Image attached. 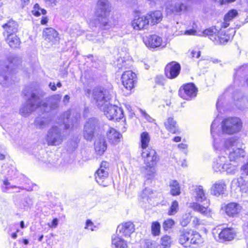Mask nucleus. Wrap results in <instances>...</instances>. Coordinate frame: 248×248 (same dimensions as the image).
I'll return each mask as SVG.
<instances>
[{
  "instance_id": "obj_1",
  "label": "nucleus",
  "mask_w": 248,
  "mask_h": 248,
  "mask_svg": "<svg viewBox=\"0 0 248 248\" xmlns=\"http://www.w3.org/2000/svg\"><path fill=\"white\" fill-rule=\"evenodd\" d=\"M23 93L27 98L26 104L20 109L23 115H28L38 108L44 112L48 111L50 108L55 109L58 107L62 97L60 94H55L48 99H44L45 93L43 91L30 87H26Z\"/></svg>"
},
{
  "instance_id": "obj_2",
  "label": "nucleus",
  "mask_w": 248,
  "mask_h": 248,
  "mask_svg": "<svg viewBox=\"0 0 248 248\" xmlns=\"http://www.w3.org/2000/svg\"><path fill=\"white\" fill-rule=\"evenodd\" d=\"M219 122L215 119L211 125V133L214 139L213 146L217 151L228 155L230 162L236 163L241 158L245 156L243 145L235 138L221 139L219 135H215V130L218 126Z\"/></svg>"
},
{
  "instance_id": "obj_3",
  "label": "nucleus",
  "mask_w": 248,
  "mask_h": 248,
  "mask_svg": "<svg viewBox=\"0 0 248 248\" xmlns=\"http://www.w3.org/2000/svg\"><path fill=\"white\" fill-rule=\"evenodd\" d=\"M111 4L108 0H98L96 3L94 15L102 30H108L114 26L109 17Z\"/></svg>"
},
{
  "instance_id": "obj_4",
  "label": "nucleus",
  "mask_w": 248,
  "mask_h": 248,
  "mask_svg": "<svg viewBox=\"0 0 248 248\" xmlns=\"http://www.w3.org/2000/svg\"><path fill=\"white\" fill-rule=\"evenodd\" d=\"M141 156L145 166L142 169V172L147 179H151L156 172L155 167L160 158L156 151L148 148L142 150Z\"/></svg>"
},
{
  "instance_id": "obj_5",
  "label": "nucleus",
  "mask_w": 248,
  "mask_h": 248,
  "mask_svg": "<svg viewBox=\"0 0 248 248\" xmlns=\"http://www.w3.org/2000/svg\"><path fill=\"white\" fill-rule=\"evenodd\" d=\"M179 243L184 247H191V245H199L202 239L199 232L192 230H183L180 232Z\"/></svg>"
},
{
  "instance_id": "obj_6",
  "label": "nucleus",
  "mask_w": 248,
  "mask_h": 248,
  "mask_svg": "<svg viewBox=\"0 0 248 248\" xmlns=\"http://www.w3.org/2000/svg\"><path fill=\"white\" fill-rule=\"evenodd\" d=\"M92 97L97 107L102 109V107L108 106L111 98L110 91L108 89L99 87L92 91Z\"/></svg>"
},
{
  "instance_id": "obj_7",
  "label": "nucleus",
  "mask_w": 248,
  "mask_h": 248,
  "mask_svg": "<svg viewBox=\"0 0 248 248\" xmlns=\"http://www.w3.org/2000/svg\"><path fill=\"white\" fill-rule=\"evenodd\" d=\"M242 126L241 120L238 117H228L221 122L223 133L233 134L239 132Z\"/></svg>"
},
{
  "instance_id": "obj_8",
  "label": "nucleus",
  "mask_w": 248,
  "mask_h": 248,
  "mask_svg": "<svg viewBox=\"0 0 248 248\" xmlns=\"http://www.w3.org/2000/svg\"><path fill=\"white\" fill-rule=\"evenodd\" d=\"M237 165L230 163L226 156L219 155L213 162V169L216 172L232 173L235 170Z\"/></svg>"
},
{
  "instance_id": "obj_9",
  "label": "nucleus",
  "mask_w": 248,
  "mask_h": 248,
  "mask_svg": "<svg viewBox=\"0 0 248 248\" xmlns=\"http://www.w3.org/2000/svg\"><path fill=\"white\" fill-rule=\"evenodd\" d=\"M236 232L232 228H227L220 231L214 229L213 234L215 239L219 242H225L232 240L236 236Z\"/></svg>"
},
{
  "instance_id": "obj_10",
  "label": "nucleus",
  "mask_w": 248,
  "mask_h": 248,
  "mask_svg": "<svg viewBox=\"0 0 248 248\" xmlns=\"http://www.w3.org/2000/svg\"><path fill=\"white\" fill-rule=\"evenodd\" d=\"M108 167L109 163L106 161H103L100 165V168L96 171L95 177L96 181L100 185L106 186L108 183Z\"/></svg>"
},
{
  "instance_id": "obj_11",
  "label": "nucleus",
  "mask_w": 248,
  "mask_h": 248,
  "mask_svg": "<svg viewBox=\"0 0 248 248\" xmlns=\"http://www.w3.org/2000/svg\"><path fill=\"white\" fill-rule=\"evenodd\" d=\"M101 110L109 120L117 121L123 118L124 116L123 111L121 108L110 104L109 103L108 106L102 107Z\"/></svg>"
},
{
  "instance_id": "obj_12",
  "label": "nucleus",
  "mask_w": 248,
  "mask_h": 248,
  "mask_svg": "<svg viewBox=\"0 0 248 248\" xmlns=\"http://www.w3.org/2000/svg\"><path fill=\"white\" fill-rule=\"evenodd\" d=\"M60 129L57 126L51 127L48 131L47 135V141L49 145H58L63 141Z\"/></svg>"
},
{
  "instance_id": "obj_13",
  "label": "nucleus",
  "mask_w": 248,
  "mask_h": 248,
  "mask_svg": "<svg viewBox=\"0 0 248 248\" xmlns=\"http://www.w3.org/2000/svg\"><path fill=\"white\" fill-rule=\"evenodd\" d=\"M98 126V122L96 118L89 119L85 124L84 127L83 137L84 139L87 140L91 141L94 136V132Z\"/></svg>"
},
{
  "instance_id": "obj_14",
  "label": "nucleus",
  "mask_w": 248,
  "mask_h": 248,
  "mask_svg": "<svg viewBox=\"0 0 248 248\" xmlns=\"http://www.w3.org/2000/svg\"><path fill=\"white\" fill-rule=\"evenodd\" d=\"M197 89L193 83H188L180 88L179 91V96L186 100H190L197 95Z\"/></svg>"
},
{
  "instance_id": "obj_15",
  "label": "nucleus",
  "mask_w": 248,
  "mask_h": 248,
  "mask_svg": "<svg viewBox=\"0 0 248 248\" xmlns=\"http://www.w3.org/2000/svg\"><path fill=\"white\" fill-rule=\"evenodd\" d=\"M150 25V20H148L145 16H137L131 22L133 28L136 31L144 30L148 29Z\"/></svg>"
},
{
  "instance_id": "obj_16",
  "label": "nucleus",
  "mask_w": 248,
  "mask_h": 248,
  "mask_svg": "<svg viewBox=\"0 0 248 248\" xmlns=\"http://www.w3.org/2000/svg\"><path fill=\"white\" fill-rule=\"evenodd\" d=\"M136 78V74L132 71L124 72L121 78L124 86L126 89L131 90L134 87Z\"/></svg>"
},
{
  "instance_id": "obj_17",
  "label": "nucleus",
  "mask_w": 248,
  "mask_h": 248,
  "mask_svg": "<svg viewBox=\"0 0 248 248\" xmlns=\"http://www.w3.org/2000/svg\"><path fill=\"white\" fill-rule=\"evenodd\" d=\"M181 70L180 65L175 62L168 63L165 67V72L166 76L170 79L176 78Z\"/></svg>"
},
{
  "instance_id": "obj_18",
  "label": "nucleus",
  "mask_w": 248,
  "mask_h": 248,
  "mask_svg": "<svg viewBox=\"0 0 248 248\" xmlns=\"http://www.w3.org/2000/svg\"><path fill=\"white\" fill-rule=\"evenodd\" d=\"M143 41L145 45L151 48H155L161 46L162 38L155 34L150 35L144 38Z\"/></svg>"
},
{
  "instance_id": "obj_19",
  "label": "nucleus",
  "mask_w": 248,
  "mask_h": 248,
  "mask_svg": "<svg viewBox=\"0 0 248 248\" xmlns=\"http://www.w3.org/2000/svg\"><path fill=\"white\" fill-rule=\"evenodd\" d=\"M186 9V6L184 3L177 2L174 4L168 5L166 9V11L168 15L174 14L179 15L182 12H184Z\"/></svg>"
},
{
  "instance_id": "obj_20",
  "label": "nucleus",
  "mask_w": 248,
  "mask_h": 248,
  "mask_svg": "<svg viewBox=\"0 0 248 248\" xmlns=\"http://www.w3.org/2000/svg\"><path fill=\"white\" fill-rule=\"evenodd\" d=\"M134 224L131 222H127L119 225L117 229L116 233L122 234L125 236H130L134 232Z\"/></svg>"
},
{
  "instance_id": "obj_21",
  "label": "nucleus",
  "mask_w": 248,
  "mask_h": 248,
  "mask_svg": "<svg viewBox=\"0 0 248 248\" xmlns=\"http://www.w3.org/2000/svg\"><path fill=\"white\" fill-rule=\"evenodd\" d=\"M43 36L46 41L52 42L53 44L59 40L58 32L52 28L45 29L43 31Z\"/></svg>"
},
{
  "instance_id": "obj_22",
  "label": "nucleus",
  "mask_w": 248,
  "mask_h": 248,
  "mask_svg": "<svg viewBox=\"0 0 248 248\" xmlns=\"http://www.w3.org/2000/svg\"><path fill=\"white\" fill-rule=\"evenodd\" d=\"M107 136L109 142L112 144H117L120 141L122 135L113 128H109L107 132Z\"/></svg>"
},
{
  "instance_id": "obj_23",
  "label": "nucleus",
  "mask_w": 248,
  "mask_h": 248,
  "mask_svg": "<svg viewBox=\"0 0 248 248\" xmlns=\"http://www.w3.org/2000/svg\"><path fill=\"white\" fill-rule=\"evenodd\" d=\"M226 188V185L223 180L216 182L211 187V192L215 196H219L224 193Z\"/></svg>"
},
{
  "instance_id": "obj_24",
  "label": "nucleus",
  "mask_w": 248,
  "mask_h": 248,
  "mask_svg": "<svg viewBox=\"0 0 248 248\" xmlns=\"http://www.w3.org/2000/svg\"><path fill=\"white\" fill-rule=\"evenodd\" d=\"M237 186L240 188V190L244 193L248 192V180L240 176L239 178L234 179L232 182L231 187Z\"/></svg>"
},
{
  "instance_id": "obj_25",
  "label": "nucleus",
  "mask_w": 248,
  "mask_h": 248,
  "mask_svg": "<svg viewBox=\"0 0 248 248\" xmlns=\"http://www.w3.org/2000/svg\"><path fill=\"white\" fill-rule=\"evenodd\" d=\"M7 36L13 35L17 31L18 25L16 22L13 20H9L2 26Z\"/></svg>"
},
{
  "instance_id": "obj_26",
  "label": "nucleus",
  "mask_w": 248,
  "mask_h": 248,
  "mask_svg": "<svg viewBox=\"0 0 248 248\" xmlns=\"http://www.w3.org/2000/svg\"><path fill=\"white\" fill-rule=\"evenodd\" d=\"M190 207L206 217H212V212L207 207L203 206L197 202L191 203Z\"/></svg>"
},
{
  "instance_id": "obj_27",
  "label": "nucleus",
  "mask_w": 248,
  "mask_h": 248,
  "mask_svg": "<svg viewBox=\"0 0 248 248\" xmlns=\"http://www.w3.org/2000/svg\"><path fill=\"white\" fill-rule=\"evenodd\" d=\"M107 148V143L103 137H99L94 142L96 153L99 155H103Z\"/></svg>"
},
{
  "instance_id": "obj_28",
  "label": "nucleus",
  "mask_w": 248,
  "mask_h": 248,
  "mask_svg": "<svg viewBox=\"0 0 248 248\" xmlns=\"http://www.w3.org/2000/svg\"><path fill=\"white\" fill-rule=\"evenodd\" d=\"M146 16L148 20H150V25H154L159 23L162 19V14L160 11L150 12Z\"/></svg>"
},
{
  "instance_id": "obj_29",
  "label": "nucleus",
  "mask_w": 248,
  "mask_h": 248,
  "mask_svg": "<svg viewBox=\"0 0 248 248\" xmlns=\"http://www.w3.org/2000/svg\"><path fill=\"white\" fill-rule=\"evenodd\" d=\"M242 209L241 206L235 202H231L226 206L225 212L229 216L233 217L238 214Z\"/></svg>"
},
{
  "instance_id": "obj_30",
  "label": "nucleus",
  "mask_w": 248,
  "mask_h": 248,
  "mask_svg": "<svg viewBox=\"0 0 248 248\" xmlns=\"http://www.w3.org/2000/svg\"><path fill=\"white\" fill-rule=\"evenodd\" d=\"M111 244L116 248H127L128 247L126 241L121 237L119 233H117L112 236Z\"/></svg>"
},
{
  "instance_id": "obj_31",
  "label": "nucleus",
  "mask_w": 248,
  "mask_h": 248,
  "mask_svg": "<svg viewBox=\"0 0 248 248\" xmlns=\"http://www.w3.org/2000/svg\"><path fill=\"white\" fill-rule=\"evenodd\" d=\"M235 31L233 29H231L228 31V32L221 31L218 33L219 35V44H223L227 43L230 39L232 38L234 36Z\"/></svg>"
},
{
  "instance_id": "obj_32",
  "label": "nucleus",
  "mask_w": 248,
  "mask_h": 248,
  "mask_svg": "<svg viewBox=\"0 0 248 248\" xmlns=\"http://www.w3.org/2000/svg\"><path fill=\"white\" fill-rule=\"evenodd\" d=\"M164 125L168 131L173 134L177 133L178 131L176 122L172 117H169L166 120Z\"/></svg>"
},
{
  "instance_id": "obj_33",
  "label": "nucleus",
  "mask_w": 248,
  "mask_h": 248,
  "mask_svg": "<svg viewBox=\"0 0 248 248\" xmlns=\"http://www.w3.org/2000/svg\"><path fill=\"white\" fill-rule=\"evenodd\" d=\"M195 200L198 202H202L206 199L203 187L201 186H197L194 190Z\"/></svg>"
},
{
  "instance_id": "obj_34",
  "label": "nucleus",
  "mask_w": 248,
  "mask_h": 248,
  "mask_svg": "<svg viewBox=\"0 0 248 248\" xmlns=\"http://www.w3.org/2000/svg\"><path fill=\"white\" fill-rule=\"evenodd\" d=\"M140 147L142 150H147L150 141V137L147 132H143L140 136Z\"/></svg>"
},
{
  "instance_id": "obj_35",
  "label": "nucleus",
  "mask_w": 248,
  "mask_h": 248,
  "mask_svg": "<svg viewBox=\"0 0 248 248\" xmlns=\"http://www.w3.org/2000/svg\"><path fill=\"white\" fill-rule=\"evenodd\" d=\"M203 33L204 35L208 36L209 38L215 44L219 45V35L218 33H216V30L214 31L213 29H206L204 31Z\"/></svg>"
},
{
  "instance_id": "obj_36",
  "label": "nucleus",
  "mask_w": 248,
  "mask_h": 248,
  "mask_svg": "<svg viewBox=\"0 0 248 248\" xmlns=\"http://www.w3.org/2000/svg\"><path fill=\"white\" fill-rule=\"evenodd\" d=\"M238 15L237 11L235 9H232L229 11L224 16V22L223 24V27L226 28L228 27L229 24L228 22L231 21L234 17H235Z\"/></svg>"
},
{
  "instance_id": "obj_37",
  "label": "nucleus",
  "mask_w": 248,
  "mask_h": 248,
  "mask_svg": "<svg viewBox=\"0 0 248 248\" xmlns=\"http://www.w3.org/2000/svg\"><path fill=\"white\" fill-rule=\"evenodd\" d=\"M6 41L9 46L14 48L18 47L20 43L19 38L14 34L7 36Z\"/></svg>"
},
{
  "instance_id": "obj_38",
  "label": "nucleus",
  "mask_w": 248,
  "mask_h": 248,
  "mask_svg": "<svg viewBox=\"0 0 248 248\" xmlns=\"http://www.w3.org/2000/svg\"><path fill=\"white\" fill-rule=\"evenodd\" d=\"M49 123V120L44 117H38L34 121V125L36 128L43 129Z\"/></svg>"
},
{
  "instance_id": "obj_39",
  "label": "nucleus",
  "mask_w": 248,
  "mask_h": 248,
  "mask_svg": "<svg viewBox=\"0 0 248 248\" xmlns=\"http://www.w3.org/2000/svg\"><path fill=\"white\" fill-rule=\"evenodd\" d=\"M170 193L173 196L179 195L180 194V187L179 183L175 180L170 182Z\"/></svg>"
},
{
  "instance_id": "obj_40",
  "label": "nucleus",
  "mask_w": 248,
  "mask_h": 248,
  "mask_svg": "<svg viewBox=\"0 0 248 248\" xmlns=\"http://www.w3.org/2000/svg\"><path fill=\"white\" fill-rule=\"evenodd\" d=\"M172 242V238L169 235H165L161 238L160 244L163 248H170Z\"/></svg>"
},
{
  "instance_id": "obj_41",
  "label": "nucleus",
  "mask_w": 248,
  "mask_h": 248,
  "mask_svg": "<svg viewBox=\"0 0 248 248\" xmlns=\"http://www.w3.org/2000/svg\"><path fill=\"white\" fill-rule=\"evenodd\" d=\"M152 233L154 236H158L160 233V225L158 222H153L151 226Z\"/></svg>"
},
{
  "instance_id": "obj_42",
  "label": "nucleus",
  "mask_w": 248,
  "mask_h": 248,
  "mask_svg": "<svg viewBox=\"0 0 248 248\" xmlns=\"http://www.w3.org/2000/svg\"><path fill=\"white\" fill-rule=\"evenodd\" d=\"M153 194V191L150 188H146L142 192L140 197L143 200V202H145L148 201L149 199L150 198V195Z\"/></svg>"
},
{
  "instance_id": "obj_43",
  "label": "nucleus",
  "mask_w": 248,
  "mask_h": 248,
  "mask_svg": "<svg viewBox=\"0 0 248 248\" xmlns=\"http://www.w3.org/2000/svg\"><path fill=\"white\" fill-rule=\"evenodd\" d=\"M191 217L190 213H186L183 215L180 221L181 225L183 227L186 226L190 222Z\"/></svg>"
},
{
  "instance_id": "obj_44",
  "label": "nucleus",
  "mask_w": 248,
  "mask_h": 248,
  "mask_svg": "<svg viewBox=\"0 0 248 248\" xmlns=\"http://www.w3.org/2000/svg\"><path fill=\"white\" fill-rule=\"evenodd\" d=\"M179 209L178 202L176 201H174L172 202L171 206L168 212V215L172 216L175 215L178 211Z\"/></svg>"
},
{
  "instance_id": "obj_45",
  "label": "nucleus",
  "mask_w": 248,
  "mask_h": 248,
  "mask_svg": "<svg viewBox=\"0 0 248 248\" xmlns=\"http://www.w3.org/2000/svg\"><path fill=\"white\" fill-rule=\"evenodd\" d=\"M3 186H1V190L3 192H7L10 188L16 187V186L11 185L8 180L6 179L3 181Z\"/></svg>"
},
{
  "instance_id": "obj_46",
  "label": "nucleus",
  "mask_w": 248,
  "mask_h": 248,
  "mask_svg": "<svg viewBox=\"0 0 248 248\" xmlns=\"http://www.w3.org/2000/svg\"><path fill=\"white\" fill-rule=\"evenodd\" d=\"M174 224V221L171 219H168L165 220L163 223V228L165 231H167L171 228Z\"/></svg>"
},
{
  "instance_id": "obj_47",
  "label": "nucleus",
  "mask_w": 248,
  "mask_h": 248,
  "mask_svg": "<svg viewBox=\"0 0 248 248\" xmlns=\"http://www.w3.org/2000/svg\"><path fill=\"white\" fill-rule=\"evenodd\" d=\"M40 7L38 4H35L34 5L33 9L32 10V13L36 16H38L41 15Z\"/></svg>"
},
{
  "instance_id": "obj_48",
  "label": "nucleus",
  "mask_w": 248,
  "mask_h": 248,
  "mask_svg": "<svg viewBox=\"0 0 248 248\" xmlns=\"http://www.w3.org/2000/svg\"><path fill=\"white\" fill-rule=\"evenodd\" d=\"M93 227H94V225L93 222L90 219L87 220L85 229H89L93 231L94 230Z\"/></svg>"
},
{
  "instance_id": "obj_49",
  "label": "nucleus",
  "mask_w": 248,
  "mask_h": 248,
  "mask_svg": "<svg viewBox=\"0 0 248 248\" xmlns=\"http://www.w3.org/2000/svg\"><path fill=\"white\" fill-rule=\"evenodd\" d=\"M140 112L141 115L146 119V120L149 122H152L154 121V119L149 116L145 111L140 109Z\"/></svg>"
},
{
  "instance_id": "obj_50",
  "label": "nucleus",
  "mask_w": 248,
  "mask_h": 248,
  "mask_svg": "<svg viewBox=\"0 0 248 248\" xmlns=\"http://www.w3.org/2000/svg\"><path fill=\"white\" fill-rule=\"evenodd\" d=\"M34 186H35V185H32V186H26V187H15L16 188H17L18 189H17V190L16 191V192H20V189H22V190H26L27 191H31L33 190V187Z\"/></svg>"
},
{
  "instance_id": "obj_51",
  "label": "nucleus",
  "mask_w": 248,
  "mask_h": 248,
  "mask_svg": "<svg viewBox=\"0 0 248 248\" xmlns=\"http://www.w3.org/2000/svg\"><path fill=\"white\" fill-rule=\"evenodd\" d=\"M78 28V25L74 26L71 29V33L74 36H77L79 34V31L77 29Z\"/></svg>"
},
{
  "instance_id": "obj_52",
  "label": "nucleus",
  "mask_w": 248,
  "mask_h": 248,
  "mask_svg": "<svg viewBox=\"0 0 248 248\" xmlns=\"http://www.w3.org/2000/svg\"><path fill=\"white\" fill-rule=\"evenodd\" d=\"M241 170L242 174L248 175V162L241 167Z\"/></svg>"
},
{
  "instance_id": "obj_53",
  "label": "nucleus",
  "mask_w": 248,
  "mask_h": 248,
  "mask_svg": "<svg viewBox=\"0 0 248 248\" xmlns=\"http://www.w3.org/2000/svg\"><path fill=\"white\" fill-rule=\"evenodd\" d=\"M153 246V241L150 239H146L144 240V247L146 248H152Z\"/></svg>"
},
{
  "instance_id": "obj_54",
  "label": "nucleus",
  "mask_w": 248,
  "mask_h": 248,
  "mask_svg": "<svg viewBox=\"0 0 248 248\" xmlns=\"http://www.w3.org/2000/svg\"><path fill=\"white\" fill-rule=\"evenodd\" d=\"M191 55L193 58H199L201 55V51L192 50L191 51Z\"/></svg>"
},
{
  "instance_id": "obj_55",
  "label": "nucleus",
  "mask_w": 248,
  "mask_h": 248,
  "mask_svg": "<svg viewBox=\"0 0 248 248\" xmlns=\"http://www.w3.org/2000/svg\"><path fill=\"white\" fill-rule=\"evenodd\" d=\"M58 220L57 218H54L52 220L51 223H50V224L48 223V225L50 228H56L58 225Z\"/></svg>"
},
{
  "instance_id": "obj_56",
  "label": "nucleus",
  "mask_w": 248,
  "mask_h": 248,
  "mask_svg": "<svg viewBox=\"0 0 248 248\" xmlns=\"http://www.w3.org/2000/svg\"><path fill=\"white\" fill-rule=\"evenodd\" d=\"M6 72H2L1 73H0V76L3 78V80L5 81H8V77L6 75V73L8 72L9 68L8 67H6Z\"/></svg>"
},
{
  "instance_id": "obj_57",
  "label": "nucleus",
  "mask_w": 248,
  "mask_h": 248,
  "mask_svg": "<svg viewBox=\"0 0 248 248\" xmlns=\"http://www.w3.org/2000/svg\"><path fill=\"white\" fill-rule=\"evenodd\" d=\"M235 0H219V2L220 5H224L234 2Z\"/></svg>"
},
{
  "instance_id": "obj_58",
  "label": "nucleus",
  "mask_w": 248,
  "mask_h": 248,
  "mask_svg": "<svg viewBox=\"0 0 248 248\" xmlns=\"http://www.w3.org/2000/svg\"><path fill=\"white\" fill-rule=\"evenodd\" d=\"M46 3L51 5H56L58 0H45Z\"/></svg>"
},
{
  "instance_id": "obj_59",
  "label": "nucleus",
  "mask_w": 248,
  "mask_h": 248,
  "mask_svg": "<svg viewBox=\"0 0 248 248\" xmlns=\"http://www.w3.org/2000/svg\"><path fill=\"white\" fill-rule=\"evenodd\" d=\"M192 223L194 226H197L200 224V220L198 217H194Z\"/></svg>"
},
{
  "instance_id": "obj_60",
  "label": "nucleus",
  "mask_w": 248,
  "mask_h": 248,
  "mask_svg": "<svg viewBox=\"0 0 248 248\" xmlns=\"http://www.w3.org/2000/svg\"><path fill=\"white\" fill-rule=\"evenodd\" d=\"M49 87L51 89V90L53 91H55L57 90V87L54 82H50L49 84Z\"/></svg>"
},
{
  "instance_id": "obj_61",
  "label": "nucleus",
  "mask_w": 248,
  "mask_h": 248,
  "mask_svg": "<svg viewBox=\"0 0 248 248\" xmlns=\"http://www.w3.org/2000/svg\"><path fill=\"white\" fill-rule=\"evenodd\" d=\"M48 22V18L46 16H43L41 20V23L42 25H46Z\"/></svg>"
},
{
  "instance_id": "obj_62",
  "label": "nucleus",
  "mask_w": 248,
  "mask_h": 248,
  "mask_svg": "<svg viewBox=\"0 0 248 248\" xmlns=\"http://www.w3.org/2000/svg\"><path fill=\"white\" fill-rule=\"evenodd\" d=\"M195 31H194V30H187L185 31V34H187V35H193L195 34Z\"/></svg>"
},
{
  "instance_id": "obj_63",
  "label": "nucleus",
  "mask_w": 248,
  "mask_h": 248,
  "mask_svg": "<svg viewBox=\"0 0 248 248\" xmlns=\"http://www.w3.org/2000/svg\"><path fill=\"white\" fill-rule=\"evenodd\" d=\"M178 147L181 149H186L187 147V145L184 143H180L178 145Z\"/></svg>"
},
{
  "instance_id": "obj_64",
  "label": "nucleus",
  "mask_w": 248,
  "mask_h": 248,
  "mask_svg": "<svg viewBox=\"0 0 248 248\" xmlns=\"http://www.w3.org/2000/svg\"><path fill=\"white\" fill-rule=\"evenodd\" d=\"M70 97L68 95H65L63 99V101L64 103H68L69 101Z\"/></svg>"
}]
</instances>
